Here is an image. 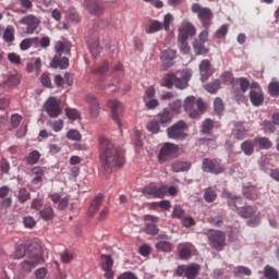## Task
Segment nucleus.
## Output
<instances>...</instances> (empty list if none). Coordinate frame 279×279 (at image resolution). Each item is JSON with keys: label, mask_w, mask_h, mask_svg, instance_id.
Returning a JSON list of instances; mask_svg holds the SVG:
<instances>
[{"label": "nucleus", "mask_w": 279, "mask_h": 279, "mask_svg": "<svg viewBox=\"0 0 279 279\" xmlns=\"http://www.w3.org/2000/svg\"><path fill=\"white\" fill-rule=\"evenodd\" d=\"M99 158L105 169H114V167L125 165L123 150L114 146L108 137L99 138Z\"/></svg>", "instance_id": "1"}, {"label": "nucleus", "mask_w": 279, "mask_h": 279, "mask_svg": "<svg viewBox=\"0 0 279 279\" xmlns=\"http://www.w3.org/2000/svg\"><path fill=\"white\" fill-rule=\"evenodd\" d=\"M25 254L28 259L22 263L23 271H32L34 267L45 263V258H43V247H40L38 242H32L28 244L27 248H25V245L23 244L19 245L15 250L14 256L17 259H21Z\"/></svg>", "instance_id": "2"}, {"label": "nucleus", "mask_w": 279, "mask_h": 279, "mask_svg": "<svg viewBox=\"0 0 279 279\" xmlns=\"http://www.w3.org/2000/svg\"><path fill=\"white\" fill-rule=\"evenodd\" d=\"M223 196L228 199L229 208H231V210H239L238 215H240V217H242L243 219H251V217H254V215H256V208L250 205L239 209V206L243 204V198H241L240 196H236L228 191H223Z\"/></svg>", "instance_id": "3"}, {"label": "nucleus", "mask_w": 279, "mask_h": 279, "mask_svg": "<svg viewBox=\"0 0 279 279\" xmlns=\"http://www.w3.org/2000/svg\"><path fill=\"white\" fill-rule=\"evenodd\" d=\"M189 80H191V72L189 71L170 73L162 78L161 86L171 89L174 84L175 88L184 90L189 86Z\"/></svg>", "instance_id": "4"}, {"label": "nucleus", "mask_w": 279, "mask_h": 279, "mask_svg": "<svg viewBox=\"0 0 279 279\" xmlns=\"http://www.w3.org/2000/svg\"><path fill=\"white\" fill-rule=\"evenodd\" d=\"M183 108L189 112L191 119H197L206 110V104L202 98L196 99L195 96H189L184 100Z\"/></svg>", "instance_id": "5"}, {"label": "nucleus", "mask_w": 279, "mask_h": 279, "mask_svg": "<svg viewBox=\"0 0 279 279\" xmlns=\"http://www.w3.org/2000/svg\"><path fill=\"white\" fill-rule=\"evenodd\" d=\"M193 14H197L203 27L205 29H208V27H210V25H213V10H210V8H204L202 7L199 3H194L192 4L191 8Z\"/></svg>", "instance_id": "6"}, {"label": "nucleus", "mask_w": 279, "mask_h": 279, "mask_svg": "<svg viewBox=\"0 0 279 279\" xmlns=\"http://www.w3.org/2000/svg\"><path fill=\"white\" fill-rule=\"evenodd\" d=\"M142 193L147 199H162L167 195V185L150 183L144 186Z\"/></svg>", "instance_id": "7"}, {"label": "nucleus", "mask_w": 279, "mask_h": 279, "mask_svg": "<svg viewBox=\"0 0 279 279\" xmlns=\"http://www.w3.org/2000/svg\"><path fill=\"white\" fill-rule=\"evenodd\" d=\"M187 130L189 125H186V122H184V120H180L167 129L168 138H173L174 141H184V138L189 136V134H186Z\"/></svg>", "instance_id": "8"}, {"label": "nucleus", "mask_w": 279, "mask_h": 279, "mask_svg": "<svg viewBox=\"0 0 279 279\" xmlns=\"http://www.w3.org/2000/svg\"><path fill=\"white\" fill-rule=\"evenodd\" d=\"M202 266L198 264H191V265H181L174 270V276L178 278H182L185 276L186 279H196L199 276V270Z\"/></svg>", "instance_id": "9"}, {"label": "nucleus", "mask_w": 279, "mask_h": 279, "mask_svg": "<svg viewBox=\"0 0 279 279\" xmlns=\"http://www.w3.org/2000/svg\"><path fill=\"white\" fill-rule=\"evenodd\" d=\"M206 236L208 238L210 247L218 252L223 250L226 245V233L223 231H208Z\"/></svg>", "instance_id": "10"}, {"label": "nucleus", "mask_w": 279, "mask_h": 279, "mask_svg": "<svg viewBox=\"0 0 279 279\" xmlns=\"http://www.w3.org/2000/svg\"><path fill=\"white\" fill-rule=\"evenodd\" d=\"M178 145L166 143L158 154V161L160 162V165H165V162L173 160V158H175V155L178 154Z\"/></svg>", "instance_id": "11"}, {"label": "nucleus", "mask_w": 279, "mask_h": 279, "mask_svg": "<svg viewBox=\"0 0 279 279\" xmlns=\"http://www.w3.org/2000/svg\"><path fill=\"white\" fill-rule=\"evenodd\" d=\"M44 108L51 119H58L62 114V109L60 108V101L56 97H50L45 102Z\"/></svg>", "instance_id": "12"}, {"label": "nucleus", "mask_w": 279, "mask_h": 279, "mask_svg": "<svg viewBox=\"0 0 279 279\" xmlns=\"http://www.w3.org/2000/svg\"><path fill=\"white\" fill-rule=\"evenodd\" d=\"M202 169L205 173H214L215 175H219V173H223V166L218 163L217 160H213L209 158H205L202 163Z\"/></svg>", "instance_id": "13"}, {"label": "nucleus", "mask_w": 279, "mask_h": 279, "mask_svg": "<svg viewBox=\"0 0 279 279\" xmlns=\"http://www.w3.org/2000/svg\"><path fill=\"white\" fill-rule=\"evenodd\" d=\"M196 35L197 28H195V25L191 22H183L178 29V38H185V40H189V37L193 38V36Z\"/></svg>", "instance_id": "14"}, {"label": "nucleus", "mask_w": 279, "mask_h": 279, "mask_svg": "<svg viewBox=\"0 0 279 279\" xmlns=\"http://www.w3.org/2000/svg\"><path fill=\"white\" fill-rule=\"evenodd\" d=\"M108 108L111 110L112 119L118 123L119 130H121V114H123V105L119 100H109Z\"/></svg>", "instance_id": "15"}, {"label": "nucleus", "mask_w": 279, "mask_h": 279, "mask_svg": "<svg viewBox=\"0 0 279 279\" xmlns=\"http://www.w3.org/2000/svg\"><path fill=\"white\" fill-rule=\"evenodd\" d=\"M21 25H26V34H34L40 25V20L36 15H26L21 19Z\"/></svg>", "instance_id": "16"}, {"label": "nucleus", "mask_w": 279, "mask_h": 279, "mask_svg": "<svg viewBox=\"0 0 279 279\" xmlns=\"http://www.w3.org/2000/svg\"><path fill=\"white\" fill-rule=\"evenodd\" d=\"M85 101L89 106L88 110H89L90 117H93V119H97V117H99V110H100L99 100L97 99V97L93 94H87L85 96Z\"/></svg>", "instance_id": "17"}, {"label": "nucleus", "mask_w": 279, "mask_h": 279, "mask_svg": "<svg viewBox=\"0 0 279 279\" xmlns=\"http://www.w3.org/2000/svg\"><path fill=\"white\" fill-rule=\"evenodd\" d=\"M21 84V75L16 72L9 73L7 75V80L0 84V88L3 90H10V88H14Z\"/></svg>", "instance_id": "18"}, {"label": "nucleus", "mask_w": 279, "mask_h": 279, "mask_svg": "<svg viewBox=\"0 0 279 279\" xmlns=\"http://www.w3.org/2000/svg\"><path fill=\"white\" fill-rule=\"evenodd\" d=\"M84 8H86L92 16H101L104 14V7L99 4V0H85Z\"/></svg>", "instance_id": "19"}, {"label": "nucleus", "mask_w": 279, "mask_h": 279, "mask_svg": "<svg viewBox=\"0 0 279 279\" xmlns=\"http://www.w3.org/2000/svg\"><path fill=\"white\" fill-rule=\"evenodd\" d=\"M50 69H60L64 71L69 69V58L62 57V54H54L49 63Z\"/></svg>", "instance_id": "20"}, {"label": "nucleus", "mask_w": 279, "mask_h": 279, "mask_svg": "<svg viewBox=\"0 0 279 279\" xmlns=\"http://www.w3.org/2000/svg\"><path fill=\"white\" fill-rule=\"evenodd\" d=\"M102 270L105 271V278L112 279L114 278V270H112V265H114V260L110 255H102Z\"/></svg>", "instance_id": "21"}, {"label": "nucleus", "mask_w": 279, "mask_h": 279, "mask_svg": "<svg viewBox=\"0 0 279 279\" xmlns=\"http://www.w3.org/2000/svg\"><path fill=\"white\" fill-rule=\"evenodd\" d=\"M238 82L240 84V92H234L233 97L235 101H243L244 95L250 89V81L245 77H241Z\"/></svg>", "instance_id": "22"}, {"label": "nucleus", "mask_w": 279, "mask_h": 279, "mask_svg": "<svg viewBox=\"0 0 279 279\" xmlns=\"http://www.w3.org/2000/svg\"><path fill=\"white\" fill-rule=\"evenodd\" d=\"M177 51L173 49L163 50L160 54V59L163 62L166 69H171L173 66V60H175Z\"/></svg>", "instance_id": "23"}, {"label": "nucleus", "mask_w": 279, "mask_h": 279, "mask_svg": "<svg viewBox=\"0 0 279 279\" xmlns=\"http://www.w3.org/2000/svg\"><path fill=\"white\" fill-rule=\"evenodd\" d=\"M49 199L53 202V204H58V210H66L69 206V198L63 197L60 195V193H52L49 195Z\"/></svg>", "instance_id": "24"}, {"label": "nucleus", "mask_w": 279, "mask_h": 279, "mask_svg": "<svg viewBox=\"0 0 279 279\" xmlns=\"http://www.w3.org/2000/svg\"><path fill=\"white\" fill-rule=\"evenodd\" d=\"M54 84L58 86V88H62L64 84L68 86H73V74L71 72H65L64 77L61 75H56Z\"/></svg>", "instance_id": "25"}, {"label": "nucleus", "mask_w": 279, "mask_h": 279, "mask_svg": "<svg viewBox=\"0 0 279 279\" xmlns=\"http://www.w3.org/2000/svg\"><path fill=\"white\" fill-rule=\"evenodd\" d=\"M242 194L246 199H251L252 202H256L258 199V189L255 185H245L243 186Z\"/></svg>", "instance_id": "26"}, {"label": "nucleus", "mask_w": 279, "mask_h": 279, "mask_svg": "<svg viewBox=\"0 0 279 279\" xmlns=\"http://www.w3.org/2000/svg\"><path fill=\"white\" fill-rule=\"evenodd\" d=\"M251 104L255 107L263 106L265 104V95L263 90H250Z\"/></svg>", "instance_id": "27"}, {"label": "nucleus", "mask_w": 279, "mask_h": 279, "mask_svg": "<svg viewBox=\"0 0 279 279\" xmlns=\"http://www.w3.org/2000/svg\"><path fill=\"white\" fill-rule=\"evenodd\" d=\"M101 202H104V195L98 194L96 197H94L87 211L88 217H95V215H97V211L99 208H101Z\"/></svg>", "instance_id": "28"}, {"label": "nucleus", "mask_w": 279, "mask_h": 279, "mask_svg": "<svg viewBox=\"0 0 279 279\" xmlns=\"http://www.w3.org/2000/svg\"><path fill=\"white\" fill-rule=\"evenodd\" d=\"M157 119L159 120V123L167 125V123L173 121V113L169 111V109H163L157 114Z\"/></svg>", "instance_id": "29"}, {"label": "nucleus", "mask_w": 279, "mask_h": 279, "mask_svg": "<svg viewBox=\"0 0 279 279\" xmlns=\"http://www.w3.org/2000/svg\"><path fill=\"white\" fill-rule=\"evenodd\" d=\"M65 19L68 21H71V23H82V16H80V13H77V10L75 8L70 7L65 12Z\"/></svg>", "instance_id": "30"}, {"label": "nucleus", "mask_w": 279, "mask_h": 279, "mask_svg": "<svg viewBox=\"0 0 279 279\" xmlns=\"http://www.w3.org/2000/svg\"><path fill=\"white\" fill-rule=\"evenodd\" d=\"M189 169H191V162L189 161H174L172 163L174 173H182L183 171H189Z\"/></svg>", "instance_id": "31"}, {"label": "nucleus", "mask_w": 279, "mask_h": 279, "mask_svg": "<svg viewBox=\"0 0 279 279\" xmlns=\"http://www.w3.org/2000/svg\"><path fill=\"white\" fill-rule=\"evenodd\" d=\"M54 50L56 56H62V53H71V45L69 43L57 41Z\"/></svg>", "instance_id": "32"}, {"label": "nucleus", "mask_w": 279, "mask_h": 279, "mask_svg": "<svg viewBox=\"0 0 279 279\" xmlns=\"http://www.w3.org/2000/svg\"><path fill=\"white\" fill-rule=\"evenodd\" d=\"M254 143L259 146V149H271L274 147V143L268 137H255Z\"/></svg>", "instance_id": "33"}, {"label": "nucleus", "mask_w": 279, "mask_h": 279, "mask_svg": "<svg viewBox=\"0 0 279 279\" xmlns=\"http://www.w3.org/2000/svg\"><path fill=\"white\" fill-rule=\"evenodd\" d=\"M204 44V41H198L197 39H194L192 45L196 56H204V53H208V48H206Z\"/></svg>", "instance_id": "34"}, {"label": "nucleus", "mask_w": 279, "mask_h": 279, "mask_svg": "<svg viewBox=\"0 0 279 279\" xmlns=\"http://www.w3.org/2000/svg\"><path fill=\"white\" fill-rule=\"evenodd\" d=\"M233 136L236 138V141H243L245 136H247V131L245 130V126L242 124H236L233 129Z\"/></svg>", "instance_id": "35"}, {"label": "nucleus", "mask_w": 279, "mask_h": 279, "mask_svg": "<svg viewBox=\"0 0 279 279\" xmlns=\"http://www.w3.org/2000/svg\"><path fill=\"white\" fill-rule=\"evenodd\" d=\"M32 173H33V175H35V178H33V180H32V183L40 184V182H43V175H45V170H43L41 167H34L32 169Z\"/></svg>", "instance_id": "36"}, {"label": "nucleus", "mask_w": 279, "mask_h": 279, "mask_svg": "<svg viewBox=\"0 0 279 279\" xmlns=\"http://www.w3.org/2000/svg\"><path fill=\"white\" fill-rule=\"evenodd\" d=\"M14 34H15L14 26L12 25L7 26L2 36L4 43H14V38H15Z\"/></svg>", "instance_id": "37"}, {"label": "nucleus", "mask_w": 279, "mask_h": 279, "mask_svg": "<svg viewBox=\"0 0 279 279\" xmlns=\"http://www.w3.org/2000/svg\"><path fill=\"white\" fill-rule=\"evenodd\" d=\"M178 45L181 53H191V46L189 45V39L178 37Z\"/></svg>", "instance_id": "38"}, {"label": "nucleus", "mask_w": 279, "mask_h": 279, "mask_svg": "<svg viewBox=\"0 0 279 279\" xmlns=\"http://www.w3.org/2000/svg\"><path fill=\"white\" fill-rule=\"evenodd\" d=\"M39 217L44 221H51V219L56 217V214L53 213V209L51 207H46L45 209L39 211Z\"/></svg>", "instance_id": "39"}, {"label": "nucleus", "mask_w": 279, "mask_h": 279, "mask_svg": "<svg viewBox=\"0 0 279 279\" xmlns=\"http://www.w3.org/2000/svg\"><path fill=\"white\" fill-rule=\"evenodd\" d=\"M204 199L207 202V204H213V202L217 199V192L213 190V187L205 189Z\"/></svg>", "instance_id": "40"}, {"label": "nucleus", "mask_w": 279, "mask_h": 279, "mask_svg": "<svg viewBox=\"0 0 279 279\" xmlns=\"http://www.w3.org/2000/svg\"><path fill=\"white\" fill-rule=\"evenodd\" d=\"M241 149L245 154V156H252V154H254V143L246 140L241 144Z\"/></svg>", "instance_id": "41"}, {"label": "nucleus", "mask_w": 279, "mask_h": 279, "mask_svg": "<svg viewBox=\"0 0 279 279\" xmlns=\"http://www.w3.org/2000/svg\"><path fill=\"white\" fill-rule=\"evenodd\" d=\"M38 43V37H33V38H26L21 41L20 44V49L22 51H27V49L32 48V45Z\"/></svg>", "instance_id": "42"}, {"label": "nucleus", "mask_w": 279, "mask_h": 279, "mask_svg": "<svg viewBox=\"0 0 279 279\" xmlns=\"http://www.w3.org/2000/svg\"><path fill=\"white\" fill-rule=\"evenodd\" d=\"M162 24L158 20H154L150 22L148 28L146 29V33L148 34H156L157 32H161Z\"/></svg>", "instance_id": "43"}, {"label": "nucleus", "mask_w": 279, "mask_h": 279, "mask_svg": "<svg viewBox=\"0 0 279 279\" xmlns=\"http://www.w3.org/2000/svg\"><path fill=\"white\" fill-rule=\"evenodd\" d=\"M31 197L32 194H29V191H27V189H20L17 193V201L20 202V204H25V202H28V199H31Z\"/></svg>", "instance_id": "44"}, {"label": "nucleus", "mask_w": 279, "mask_h": 279, "mask_svg": "<svg viewBox=\"0 0 279 279\" xmlns=\"http://www.w3.org/2000/svg\"><path fill=\"white\" fill-rule=\"evenodd\" d=\"M39 160H40V151L38 150H33L26 157L27 165H38Z\"/></svg>", "instance_id": "45"}, {"label": "nucleus", "mask_w": 279, "mask_h": 279, "mask_svg": "<svg viewBox=\"0 0 279 279\" xmlns=\"http://www.w3.org/2000/svg\"><path fill=\"white\" fill-rule=\"evenodd\" d=\"M43 68V60L40 58L33 59L27 63V71H40Z\"/></svg>", "instance_id": "46"}, {"label": "nucleus", "mask_w": 279, "mask_h": 279, "mask_svg": "<svg viewBox=\"0 0 279 279\" xmlns=\"http://www.w3.org/2000/svg\"><path fill=\"white\" fill-rule=\"evenodd\" d=\"M146 129L148 132H151V134H158V132H160V122L153 120L146 124Z\"/></svg>", "instance_id": "47"}, {"label": "nucleus", "mask_w": 279, "mask_h": 279, "mask_svg": "<svg viewBox=\"0 0 279 279\" xmlns=\"http://www.w3.org/2000/svg\"><path fill=\"white\" fill-rule=\"evenodd\" d=\"M66 138L69 141L80 142V141H82V133H80V131H77L75 129H71L66 133Z\"/></svg>", "instance_id": "48"}, {"label": "nucleus", "mask_w": 279, "mask_h": 279, "mask_svg": "<svg viewBox=\"0 0 279 279\" xmlns=\"http://www.w3.org/2000/svg\"><path fill=\"white\" fill-rule=\"evenodd\" d=\"M220 88L221 82H219V80H216L215 82L206 85L207 93H210L211 95H215Z\"/></svg>", "instance_id": "49"}, {"label": "nucleus", "mask_w": 279, "mask_h": 279, "mask_svg": "<svg viewBox=\"0 0 279 279\" xmlns=\"http://www.w3.org/2000/svg\"><path fill=\"white\" fill-rule=\"evenodd\" d=\"M264 276L267 279H278V271L271 266H266L264 268Z\"/></svg>", "instance_id": "50"}, {"label": "nucleus", "mask_w": 279, "mask_h": 279, "mask_svg": "<svg viewBox=\"0 0 279 279\" xmlns=\"http://www.w3.org/2000/svg\"><path fill=\"white\" fill-rule=\"evenodd\" d=\"M270 97H279V82H270L268 85Z\"/></svg>", "instance_id": "51"}, {"label": "nucleus", "mask_w": 279, "mask_h": 279, "mask_svg": "<svg viewBox=\"0 0 279 279\" xmlns=\"http://www.w3.org/2000/svg\"><path fill=\"white\" fill-rule=\"evenodd\" d=\"M157 250H160V252H171L173 250V244L167 241H159L156 244Z\"/></svg>", "instance_id": "52"}, {"label": "nucleus", "mask_w": 279, "mask_h": 279, "mask_svg": "<svg viewBox=\"0 0 279 279\" xmlns=\"http://www.w3.org/2000/svg\"><path fill=\"white\" fill-rule=\"evenodd\" d=\"M214 110L218 116L223 114L225 106L223 100L221 98H216L214 100Z\"/></svg>", "instance_id": "53"}, {"label": "nucleus", "mask_w": 279, "mask_h": 279, "mask_svg": "<svg viewBox=\"0 0 279 279\" xmlns=\"http://www.w3.org/2000/svg\"><path fill=\"white\" fill-rule=\"evenodd\" d=\"M175 21V19L173 17V15L171 13H167L163 16V24L162 27L165 29V32H169L170 27H171V23Z\"/></svg>", "instance_id": "54"}, {"label": "nucleus", "mask_w": 279, "mask_h": 279, "mask_svg": "<svg viewBox=\"0 0 279 279\" xmlns=\"http://www.w3.org/2000/svg\"><path fill=\"white\" fill-rule=\"evenodd\" d=\"M181 260H189L191 258V248L186 245L182 246L179 251Z\"/></svg>", "instance_id": "55"}, {"label": "nucleus", "mask_w": 279, "mask_h": 279, "mask_svg": "<svg viewBox=\"0 0 279 279\" xmlns=\"http://www.w3.org/2000/svg\"><path fill=\"white\" fill-rule=\"evenodd\" d=\"M213 128H215V122H213V120L210 119H206L203 122V129H202L203 134H208L209 132L213 131Z\"/></svg>", "instance_id": "56"}, {"label": "nucleus", "mask_w": 279, "mask_h": 279, "mask_svg": "<svg viewBox=\"0 0 279 279\" xmlns=\"http://www.w3.org/2000/svg\"><path fill=\"white\" fill-rule=\"evenodd\" d=\"M65 114L68 117V119H70V121H77V119H80L81 114L80 111H77L76 109H65Z\"/></svg>", "instance_id": "57"}, {"label": "nucleus", "mask_w": 279, "mask_h": 279, "mask_svg": "<svg viewBox=\"0 0 279 279\" xmlns=\"http://www.w3.org/2000/svg\"><path fill=\"white\" fill-rule=\"evenodd\" d=\"M263 125H264V132L268 134H274V132H276V125L274 124V122L269 120H265L263 122Z\"/></svg>", "instance_id": "58"}, {"label": "nucleus", "mask_w": 279, "mask_h": 279, "mask_svg": "<svg viewBox=\"0 0 279 279\" xmlns=\"http://www.w3.org/2000/svg\"><path fill=\"white\" fill-rule=\"evenodd\" d=\"M234 275L235 276H252V270H250V268L247 267H244V266H238L235 269H234Z\"/></svg>", "instance_id": "59"}, {"label": "nucleus", "mask_w": 279, "mask_h": 279, "mask_svg": "<svg viewBox=\"0 0 279 279\" xmlns=\"http://www.w3.org/2000/svg\"><path fill=\"white\" fill-rule=\"evenodd\" d=\"M169 108L172 110V112L180 114V110H182V100H174L170 102Z\"/></svg>", "instance_id": "60"}, {"label": "nucleus", "mask_w": 279, "mask_h": 279, "mask_svg": "<svg viewBox=\"0 0 279 279\" xmlns=\"http://www.w3.org/2000/svg\"><path fill=\"white\" fill-rule=\"evenodd\" d=\"M228 29H229L228 24L222 25V26L216 32V38H218V39L226 38V36H228Z\"/></svg>", "instance_id": "61"}, {"label": "nucleus", "mask_w": 279, "mask_h": 279, "mask_svg": "<svg viewBox=\"0 0 279 279\" xmlns=\"http://www.w3.org/2000/svg\"><path fill=\"white\" fill-rule=\"evenodd\" d=\"M89 51H90L93 58H97V56H99V53L101 51V49L99 48V43L89 45Z\"/></svg>", "instance_id": "62"}, {"label": "nucleus", "mask_w": 279, "mask_h": 279, "mask_svg": "<svg viewBox=\"0 0 279 279\" xmlns=\"http://www.w3.org/2000/svg\"><path fill=\"white\" fill-rule=\"evenodd\" d=\"M146 234H158V226L154 223L146 225Z\"/></svg>", "instance_id": "63"}, {"label": "nucleus", "mask_w": 279, "mask_h": 279, "mask_svg": "<svg viewBox=\"0 0 279 279\" xmlns=\"http://www.w3.org/2000/svg\"><path fill=\"white\" fill-rule=\"evenodd\" d=\"M117 279H138V278L136 277V275H134V272L128 271V272H123L120 276H118Z\"/></svg>", "instance_id": "64"}]
</instances>
